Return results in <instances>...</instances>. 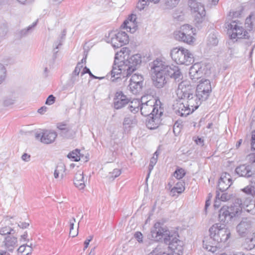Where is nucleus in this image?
<instances>
[{
  "instance_id": "f257e3e1",
  "label": "nucleus",
  "mask_w": 255,
  "mask_h": 255,
  "mask_svg": "<svg viewBox=\"0 0 255 255\" xmlns=\"http://www.w3.org/2000/svg\"><path fill=\"white\" fill-rule=\"evenodd\" d=\"M176 95L180 100L173 105V109L176 115L181 117H186L193 113L204 101L188 81L178 84Z\"/></svg>"
},
{
  "instance_id": "f03ea898",
  "label": "nucleus",
  "mask_w": 255,
  "mask_h": 255,
  "mask_svg": "<svg viewBox=\"0 0 255 255\" xmlns=\"http://www.w3.org/2000/svg\"><path fill=\"white\" fill-rule=\"evenodd\" d=\"M153 72L152 80L154 85L161 88L166 84L168 77L173 78L176 82L182 79L183 76L180 69L176 65H168L160 59L154 60L151 66Z\"/></svg>"
},
{
  "instance_id": "7ed1b4c3",
  "label": "nucleus",
  "mask_w": 255,
  "mask_h": 255,
  "mask_svg": "<svg viewBox=\"0 0 255 255\" xmlns=\"http://www.w3.org/2000/svg\"><path fill=\"white\" fill-rule=\"evenodd\" d=\"M210 237L203 241V248L212 253L220 248V245L224 243L230 238V230L225 225L215 224L209 229Z\"/></svg>"
},
{
  "instance_id": "20e7f679",
  "label": "nucleus",
  "mask_w": 255,
  "mask_h": 255,
  "mask_svg": "<svg viewBox=\"0 0 255 255\" xmlns=\"http://www.w3.org/2000/svg\"><path fill=\"white\" fill-rule=\"evenodd\" d=\"M151 236L153 240L155 241H162L169 245V248L174 251H181L182 250V243L178 240L176 235L173 237L170 232L160 223H156L151 230Z\"/></svg>"
},
{
  "instance_id": "39448f33",
  "label": "nucleus",
  "mask_w": 255,
  "mask_h": 255,
  "mask_svg": "<svg viewBox=\"0 0 255 255\" xmlns=\"http://www.w3.org/2000/svg\"><path fill=\"white\" fill-rule=\"evenodd\" d=\"M111 81L113 82L121 80L122 77H128V48L123 47L115 57L114 64L111 71Z\"/></svg>"
},
{
  "instance_id": "423d86ee",
  "label": "nucleus",
  "mask_w": 255,
  "mask_h": 255,
  "mask_svg": "<svg viewBox=\"0 0 255 255\" xmlns=\"http://www.w3.org/2000/svg\"><path fill=\"white\" fill-rule=\"evenodd\" d=\"M170 56L178 64L189 65L194 61L193 54L189 50L183 47L173 48L170 51Z\"/></svg>"
},
{
  "instance_id": "0eeeda50",
  "label": "nucleus",
  "mask_w": 255,
  "mask_h": 255,
  "mask_svg": "<svg viewBox=\"0 0 255 255\" xmlns=\"http://www.w3.org/2000/svg\"><path fill=\"white\" fill-rule=\"evenodd\" d=\"M193 28L188 24L182 25L178 30L174 32V37L178 41L190 44L195 40Z\"/></svg>"
},
{
  "instance_id": "6e6552de",
  "label": "nucleus",
  "mask_w": 255,
  "mask_h": 255,
  "mask_svg": "<svg viewBox=\"0 0 255 255\" xmlns=\"http://www.w3.org/2000/svg\"><path fill=\"white\" fill-rule=\"evenodd\" d=\"M241 210L240 206H224L219 211V219L221 222L228 223L233 218L238 216Z\"/></svg>"
},
{
  "instance_id": "1a4fd4ad",
  "label": "nucleus",
  "mask_w": 255,
  "mask_h": 255,
  "mask_svg": "<svg viewBox=\"0 0 255 255\" xmlns=\"http://www.w3.org/2000/svg\"><path fill=\"white\" fill-rule=\"evenodd\" d=\"M228 33L231 39L246 38L248 32L244 29L242 23L239 21L232 20L228 25Z\"/></svg>"
},
{
  "instance_id": "9d476101",
  "label": "nucleus",
  "mask_w": 255,
  "mask_h": 255,
  "mask_svg": "<svg viewBox=\"0 0 255 255\" xmlns=\"http://www.w3.org/2000/svg\"><path fill=\"white\" fill-rule=\"evenodd\" d=\"M109 37L113 46L115 48L122 47L128 41V34L126 31H121L117 33L114 31L109 33Z\"/></svg>"
},
{
  "instance_id": "9b49d317",
  "label": "nucleus",
  "mask_w": 255,
  "mask_h": 255,
  "mask_svg": "<svg viewBox=\"0 0 255 255\" xmlns=\"http://www.w3.org/2000/svg\"><path fill=\"white\" fill-rule=\"evenodd\" d=\"M141 104L140 108L141 114L143 116H153V114L156 113V110L158 108V105H155L156 102L155 100L151 99L143 102V99H141Z\"/></svg>"
},
{
  "instance_id": "f8f14e48",
  "label": "nucleus",
  "mask_w": 255,
  "mask_h": 255,
  "mask_svg": "<svg viewBox=\"0 0 255 255\" xmlns=\"http://www.w3.org/2000/svg\"><path fill=\"white\" fill-rule=\"evenodd\" d=\"M199 83L197 86L196 91L198 93L199 96H201L203 100H206L211 92L210 81L207 79H202L199 81Z\"/></svg>"
},
{
  "instance_id": "ddd939ff",
  "label": "nucleus",
  "mask_w": 255,
  "mask_h": 255,
  "mask_svg": "<svg viewBox=\"0 0 255 255\" xmlns=\"http://www.w3.org/2000/svg\"><path fill=\"white\" fill-rule=\"evenodd\" d=\"M156 112L157 113L153 114V116H149V118L146 121V127L150 129L156 128L160 125L161 121V117L163 113V108L159 107V109L156 110Z\"/></svg>"
},
{
  "instance_id": "4468645a",
  "label": "nucleus",
  "mask_w": 255,
  "mask_h": 255,
  "mask_svg": "<svg viewBox=\"0 0 255 255\" xmlns=\"http://www.w3.org/2000/svg\"><path fill=\"white\" fill-rule=\"evenodd\" d=\"M57 135L55 131L44 130L41 133H36L35 138L43 143L50 144L54 141Z\"/></svg>"
},
{
  "instance_id": "2eb2a0df",
  "label": "nucleus",
  "mask_w": 255,
  "mask_h": 255,
  "mask_svg": "<svg viewBox=\"0 0 255 255\" xmlns=\"http://www.w3.org/2000/svg\"><path fill=\"white\" fill-rule=\"evenodd\" d=\"M203 75V68L200 63H195L192 65L189 70V75L193 82L200 79Z\"/></svg>"
},
{
  "instance_id": "dca6fc26",
  "label": "nucleus",
  "mask_w": 255,
  "mask_h": 255,
  "mask_svg": "<svg viewBox=\"0 0 255 255\" xmlns=\"http://www.w3.org/2000/svg\"><path fill=\"white\" fill-rule=\"evenodd\" d=\"M232 184L231 175L226 172L222 174L218 182V189L222 192H225Z\"/></svg>"
},
{
  "instance_id": "f3484780",
  "label": "nucleus",
  "mask_w": 255,
  "mask_h": 255,
  "mask_svg": "<svg viewBox=\"0 0 255 255\" xmlns=\"http://www.w3.org/2000/svg\"><path fill=\"white\" fill-rule=\"evenodd\" d=\"M235 172L240 176L246 178L251 177L255 174L252 166L247 164H242L237 166L236 168Z\"/></svg>"
},
{
  "instance_id": "a211bd4d",
  "label": "nucleus",
  "mask_w": 255,
  "mask_h": 255,
  "mask_svg": "<svg viewBox=\"0 0 255 255\" xmlns=\"http://www.w3.org/2000/svg\"><path fill=\"white\" fill-rule=\"evenodd\" d=\"M141 63V56L139 54H136L128 58V76L137 70Z\"/></svg>"
},
{
  "instance_id": "6ab92c4d",
  "label": "nucleus",
  "mask_w": 255,
  "mask_h": 255,
  "mask_svg": "<svg viewBox=\"0 0 255 255\" xmlns=\"http://www.w3.org/2000/svg\"><path fill=\"white\" fill-rule=\"evenodd\" d=\"M252 226V221L248 218L243 219L237 226V230L239 234L242 237L245 236L248 231Z\"/></svg>"
},
{
  "instance_id": "aec40b11",
  "label": "nucleus",
  "mask_w": 255,
  "mask_h": 255,
  "mask_svg": "<svg viewBox=\"0 0 255 255\" xmlns=\"http://www.w3.org/2000/svg\"><path fill=\"white\" fill-rule=\"evenodd\" d=\"M114 101V107L116 109H121L128 104L127 96L121 91L116 93Z\"/></svg>"
},
{
  "instance_id": "412c9836",
  "label": "nucleus",
  "mask_w": 255,
  "mask_h": 255,
  "mask_svg": "<svg viewBox=\"0 0 255 255\" xmlns=\"http://www.w3.org/2000/svg\"><path fill=\"white\" fill-rule=\"evenodd\" d=\"M3 243L5 248L10 252H12L14 248L17 246V239L11 235L6 236Z\"/></svg>"
},
{
  "instance_id": "4be33fe9",
  "label": "nucleus",
  "mask_w": 255,
  "mask_h": 255,
  "mask_svg": "<svg viewBox=\"0 0 255 255\" xmlns=\"http://www.w3.org/2000/svg\"><path fill=\"white\" fill-rule=\"evenodd\" d=\"M74 184L80 190L83 189L85 188V180L82 171L78 170L75 174L74 178Z\"/></svg>"
},
{
  "instance_id": "5701e85b",
  "label": "nucleus",
  "mask_w": 255,
  "mask_h": 255,
  "mask_svg": "<svg viewBox=\"0 0 255 255\" xmlns=\"http://www.w3.org/2000/svg\"><path fill=\"white\" fill-rule=\"evenodd\" d=\"M136 15L134 14H131L128 16V29L130 33H134L137 29V24L136 21Z\"/></svg>"
},
{
  "instance_id": "b1692460",
  "label": "nucleus",
  "mask_w": 255,
  "mask_h": 255,
  "mask_svg": "<svg viewBox=\"0 0 255 255\" xmlns=\"http://www.w3.org/2000/svg\"><path fill=\"white\" fill-rule=\"evenodd\" d=\"M141 106L140 101L138 99H133L132 101L128 99V109L131 112L136 113L139 111V106Z\"/></svg>"
},
{
  "instance_id": "393cba45",
  "label": "nucleus",
  "mask_w": 255,
  "mask_h": 255,
  "mask_svg": "<svg viewBox=\"0 0 255 255\" xmlns=\"http://www.w3.org/2000/svg\"><path fill=\"white\" fill-rule=\"evenodd\" d=\"M199 11L196 12L194 16V20L196 23H201L203 22L206 14L204 7H200Z\"/></svg>"
},
{
  "instance_id": "a878e982",
  "label": "nucleus",
  "mask_w": 255,
  "mask_h": 255,
  "mask_svg": "<svg viewBox=\"0 0 255 255\" xmlns=\"http://www.w3.org/2000/svg\"><path fill=\"white\" fill-rule=\"evenodd\" d=\"M142 83L135 82H130L128 84V87L131 93L134 95L138 93L141 89Z\"/></svg>"
},
{
  "instance_id": "bb28decb",
  "label": "nucleus",
  "mask_w": 255,
  "mask_h": 255,
  "mask_svg": "<svg viewBox=\"0 0 255 255\" xmlns=\"http://www.w3.org/2000/svg\"><path fill=\"white\" fill-rule=\"evenodd\" d=\"M66 170L65 166L63 163L59 164L55 169L54 172V176L55 178H58L60 175V177L61 178H63L64 176V173L65 172Z\"/></svg>"
},
{
  "instance_id": "cd10ccee",
  "label": "nucleus",
  "mask_w": 255,
  "mask_h": 255,
  "mask_svg": "<svg viewBox=\"0 0 255 255\" xmlns=\"http://www.w3.org/2000/svg\"><path fill=\"white\" fill-rule=\"evenodd\" d=\"M188 3L191 10L194 13L199 11L200 7H204L201 3L197 2L195 0H189Z\"/></svg>"
},
{
  "instance_id": "c85d7f7f",
  "label": "nucleus",
  "mask_w": 255,
  "mask_h": 255,
  "mask_svg": "<svg viewBox=\"0 0 255 255\" xmlns=\"http://www.w3.org/2000/svg\"><path fill=\"white\" fill-rule=\"evenodd\" d=\"M80 151L76 149L73 151L70 152L67 155V157L74 161H78L80 160Z\"/></svg>"
},
{
  "instance_id": "c756f323",
  "label": "nucleus",
  "mask_w": 255,
  "mask_h": 255,
  "mask_svg": "<svg viewBox=\"0 0 255 255\" xmlns=\"http://www.w3.org/2000/svg\"><path fill=\"white\" fill-rule=\"evenodd\" d=\"M76 222V220L74 218H73L71 220L69 221L70 224V232L69 235L72 237H76L78 234V229L79 228V225L78 226L77 229L74 230V226L75 225V223ZM79 224V222L78 223V225Z\"/></svg>"
},
{
  "instance_id": "7c9ffc66",
  "label": "nucleus",
  "mask_w": 255,
  "mask_h": 255,
  "mask_svg": "<svg viewBox=\"0 0 255 255\" xmlns=\"http://www.w3.org/2000/svg\"><path fill=\"white\" fill-rule=\"evenodd\" d=\"M31 246V244L30 245H23L20 246L17 249V252L18 253L23 254L24 255H27L32 251Z\"/></svg>"
},
{
  "instance_id": "2f4dec72",
  "label": "nucleus",
  "mask_w": 255,
  "mask_h": 255,
  "mask_svg": "<svg viewBox=\"0 0 255 255\" xmlns=\"http://www.w3.org/2000/svg\"><path fill=\"white\" fill-rule=\"evenodd\" d=\"M160 0H139L136 5V7L140 10H142L147 2H151L154 3H158Z\"/></svg>"
},
{
  "instance_id": "473e14b6",
  "label": "nucleus",
  "mask_w": 255,
  "mask_h": 255,
  "mask_svg": "<svg viewBox=\"0 0 255 255\" xmlns=\"http://www.w3.org/2000/svg\"><path fill=\"white\" fill-rule=\"evenodd\" d=\"M216 198H218L222 201L226 202L229 201L232 197V195L228 194L226 192H223V193L220 195V193L216 191Z\"/></svg>"
},
{
  "instance_id": "72a5a7b5",
  "label": "nucleus",
  "mask_w": 255,
  "mask_h": 255,
  "mask_svg": "<svg viewBox=\"0 0 255 255\" xmlns=\"http://www.w3.org/2000/svg\"><path fill=\"white\" fill-rule=\"evenodd\" d=\"M158 151H156L154 152L153 156L151 157L150 161L149 167H148V170H149L148 174H149L150 172L152 170L154 166L156 163L157 161V158H158ZM148 176H149V175H148Z\"/></svg>"
},
{
  "instance_id": "f704fd0d",
  "label": "nucleus",
  "mask_w": 255,
  "mask_h": 255,
  "mask_svg": "<svg viewBox=\"0 0 255 255\" xmlns=\"http://www.w3.org/2000/svg\"><path fill=\"white\" fill-rule=\"evenodd\" d=\"M13 229L8 226H5L0 228V235H11L13 234Z\"/></svg>"
},
{
  "instance_id": "c9c22d12",
  "label": "nucleus",
  "mask_w": 255,
  "mask_h": 255,
  "mask_svg": "<svg viewBox=\"0 0 255 255\" xmlns=\"http://www.w3.org/2000/svg\"><path fill=\"white\" fill-rule=\"evenodd\" d=\"M218 43V40L214 34L210 35L207 40V44L209 46H216Z\"/></svg>"
},
{
  "instance_id": "e433bc0d",
  "label": "nucleus",
  "mask_w": 255,
  "mask_h": 255,
  "mask_svg": "<svg viewBox=\"0 0 255 255\" xmlns=\"http://www.w3.org/2000/svg\"><path fill=\"white\" fill-rule=\"evenodd\" d=\"M143 80V78L141 75L134 74L131 75L129 80V82L135 83H136V82H138V83H142Z\"/></svg>"
},
{
  "instance_id": "4c0bfd02",
  "label": "nucleus",
  "mask_w": 255,
  "mask_h": 255,
  "mask_svg": "<svg viewBox=\"0 0 255 255\" xmlns=\"http://www.w3.org/2000/svg\"><path fill=\"white\" fill-rule=\"evenodd\" d=\"M6 69L5 67L0 63V84L4 80L6 77Z\"/></svg>"
},
{
  "instance_id": "58836bf2",
  "label": "nucleus",
  "mask_w": 255,
  "mask_h": 255,
  "mask_svg": "<svg viewBox=\"0 0 255 255\" xmlns=\"http://www.w3.org/2000/svg\"><path fill=\"white\" fill-rule=\"evenodd\" d=\"M180 0H166L165 5L167 8H172L175 7Z\"/></svg>"
},
{
  "instance_id": "ea45409f",
  "label": "nucleus",
  "mask_w": 255,
  "mask_h": 255,
  "mask_svg": "<svg viewBox=\"0 0 255 255\" xmlns=\"http://www.w3.org/2000/svg\"><path fill=\"white\" fill-rule=\"evenodd\" d=\"M79 76L74 75L73 74L71 75L70 79L68 81V85L69 86L73 87V86L79 81Z\"/></svg>"
},
{
  "instance_id": "a19ab883",
  "label": "nucleus",
  "mask_w": 255,
  "mask_h": 255,
  "mask_svg": "<svg viewBox=\"0 0 255 255\" xmlns=\"http://www.w3.org/2000/svg\"><path fill=\"white\" fill-rule=\"evenodd\" d=\"M37 21L38 20L36 21L33 22L31 26H29L27 28L21 30L20 32L21 36H25L28 33V32L32 29V28L35 27L36 25Z\"/></svg>"
},
{
  "instance_id": "79ce46f5",
  "label": "nucleus",
  "mask_w": 255,
  "mask_h": 255,
  "mask_svg": "<svg viewBox=\"0 0 255 255\" xmlns=\"http://www.w3.org/2000/svg\"><path fill=\"white\" fill-rule=\"evenodd\" d=\"M121 174V171L118 169H115L112 172L109 173L108 177L109 179L114 180Z\"/></svg>"
},
{
  "instance_id": "37998d69",
  "label": "nucleus",
  "mask_w": 255,
  "mask_h": 255,
  "mask_svg": "<svg viewBox=\"0 0 255 255\" xmlns=\"http://www.w3.org/2000/svg\"><path fill=\"white\" fill-rule=\"evenodd\" d=\"M185 174L184 170L182 168L176 170L174 173V176L177 179L182 178Z\"/></svg>"
},
{
  "instance_id": "c03bdc74",
  "label": "nucleus",
  "mask_w": 255,
  "mask_h": 255,
  "mask_svg": "<svg viewBox=\"0 0 255 255\" xmlns=\"http://www.w3.org/2000/svg\"><path fill=\"white\" fill-rule=\"evenodd\" d=\"M83 65L81 63L78 62L74 69V70L73 71L72 74H73L74 75H76L79 76V75L80 73V71L81 70V69L83 68Z\"/></svg>"
},
{
  "instance_id": "a18cd8bd",
  "label": "nucleus",
  "mask_w": 255,
  "mask_h": 255,
  "mask_svg": "<svg viewBox=\"0 0 255 255\" xmlns=\"http://www.w3.org/2000/svg\"><path fill=\"white\" fill-rule=\"evenodd\" d=\"M57 128L64 133L67 132L69 130V129L67 127V125L64 124H58L57 125Z\"/></svg>"
},
{
  "instance_id": "49530a36",
  "label": "nucleus",
  "mask_w": 255,
  "mask_h": 255,
  "mask_svg": "<svg viewBox=\"0 0 255 255\" xmlns=\"http://www.w3.org/2000/svg\"><path fill=\"white\" fill-rule=\"evenodd\" d=\"M55 102V97L53 95H49L46 99L45 104L47 105H51Z\"/></svg>"
},
{
  "instance_id": "de8ad7c7",
  "label": "nucleus",
  "mask_w": 255,
  "mask_h": 255,
  "mask_svg": "<svg viewBox=\"0 0 255 255\" xmlns=\"http://www.w3.org/2000/svg\"><path fill=\"white\" fill-rule=\"evenodd\" d=\"M174 187H177V189L179 190V192H183L185 190L184 182L182 181H178L176 183Z\"/></svg>"
},
{
  "instance_id": "09e8293b",
  "label": "nucleus",
  "mask_w": 255,
  "mask_h": 255,
  "mask_svg": "<svg viewBox=\"0 0 255 255\" xmlns=\"http://www.w3.org/2000/svg\"><path fill=\"white\" fill-rule=\"evenodd\" d=\"M179 190L177 189V187H175L174 186L173 187H172L170 189V195L172 197H174V196L177 195L176 194V193L179 194H181L183 192H179Z\"/></svg>"
},
{
  "instance_id": "8fccbe9b",
  "label": "nucleus",
  "mask_w": 255,
  "mask_h": 255,
  "mask_svg": "<svg viewBox=\"0 0 255 255\" xmlns=\"http://www.w3.org/2000/svg\"><path fill=\"white\" fill-rule=\"evenodd\" d=\"M242 191L248 194L253 195L254 192V189L252 188V186L249 185L242 189Z\"/></svg>"
},
{
  "instance_id": "3c124183",
  "label": "nucleus",
  "mask_w": 255,
  "mask_h": 255,
  "mask_svg": "<svg viewBox=\"0 0 255 255\" xmlns=\"http://www.w3.org/2000/svg\"><path fill=\"white\" fill-rule=\"evenodd\" d=\"M153 255H169L168 254L165 253L164 252L160 251V248L157 247L153 251Z\"/></svg>"
},
{
  "instance_id": "603ef678",
  "label": "nucleus",
  "mask_w": 255,
  "mask_h": 255,
  "mask_svg": "<svg viewBox=\"0 0 255 255\" xmlns=\"http://www.w3.org/2000/svg\"><path fill=\"white\" fill-rule=\"evenodd\" d=\"M14 100L12 98H5L3 100V105L5 106H9L12 105L14 103Z\"/></svg>"
},
{
  "instance_id": "864d4df0",
  "label": "nucleus",
  "mask_w": 255,
  "mask_h": 255,
  "mask_svg": "<svg viewBox=\"0 0 255 255\" xmlns=\"http://www.w3.org/2000/svg\"><path fill=\"white\" fill-rule=\"evenodd\" d=\"M134 237L139 243L142 242V235L140 232H136L134 234Z\"/></svg>"
},
{
  "instance_id": "5fc2aeb1",
  "label": "nucleus",
  "mask_w": 255,
  "mask_h": 255,
  "mask_svg": "<svg viewBox=\"0 0 255 255\" xmlns=\"http://www.w3.org/2000/svg\"><path fill=\"white\" fill-rule=\"evenodd\" d=\"M21 159L25 162H28L30 160V155L27 153H24L21 156Z\"/></svg>"
},
{
  "instance_id": "6e6d98bb",
  "label": "nucleus",
  "mask_w": 255,
  "mask_h": 255,
  "mask_svg": "<svg viewBox=\"0 0 255 255\" xmlns=\"http://www.w3.org/2000/svg\"><path fill=\"white\" fill-rule=\"evenodd\" d=\"M251 144L252 148L255 150V130L252 132Z\"/></svg>"
},
{
  "instance_id": "4d7b16f0",
  "label": "nucleus",
  "mask_w": 255,
  "mask_h": 255,
  "mask_svg": "<svg viewBox=\"0 0 255 255\" xmlns=\"http://www.w3.org/2000/svg\"><path fill=\"white\" fill-rule=\"evenodd\" d=\"M195 141L198 145L203 146L204 140L202 138L198 137Z\"/></svg>"
},
{
  "instance_id": "13d9d810",
  "label": "nucleus",
  "mask_w": 255,
  "mask_h": 255,
  "mask_svg": "<svg viewBox=\"0 0 255 255\" xmlns=\"http://www.w3.org/2000/svg\"><path fill=\"white\" fill-rule=\"evenodd\" d=\"M221 201H222L221 200L216 198L214 205L215 208H218L220 206Z\"/></svg>"
},
{
  "instance_id": "bf43d9fd",
  "label": "nucleus",
  "mask_w": 255,
  "mask_h": 255,
  "mask_svg": "<svg viewBox=\"0 0 255 255\" xmlns=\"http://www.w3.org/2000/svg\"><path fill=\"white\" fill-rule=\"evenodd\" d=\"M47 109L46 107L43 106L38 109V113L40 114H43L46 112Z\"/></svg>"
},
{
  "instance_id": "052dcab7",
  "label": "nucleus",
  "mask_w": 255,
  "mask_h": 255,
  "mask_svg": "<svg viewBox=\"0 0 255 255\" xmlns=\"http://www.w3.org/2000/svg\"><path fill=\"white\" fill-rule=\"evenodd\" d=\"M29 225V223L26 222H22L20 224H18V226L22 229H25L27 228Z\"/></svg>"
},
{
  "instance_id": "680f3d73",
  "label": "nucleus",
  "mask_w": 255,
  "mask_h": 255,
  "mask_svg": "<svg viewBox=\"0 0 255 255\" xmlns=\"http://www.w3.org/2000/svg\"><path fill=\"white\" fill-rule=\"evenodd\" d=\"M90 72H91V71L90 70V69L88 68H87V67H85L83 68L82 72L81 73V75L83 76L85 73L89 74L90 73Z\"/></svg>"
},
{
  "instance_id": "e2e57ef3",
  "label": "nucleus",
  "mask_w": 255,
  "mask_h": 255,
  "mask_svg": "<svg viewBox=\"0 0 255 255\" xmlns=\"http://www.w3.org/2000/svg\"><path fill=\"white\" fill-rule=\"evenodd\" d=\"M250 242L252 244V246L254 247L255 246V233L254 234L252 238L250 239Z\"/></svg>"
},
{
  "instance_id": "0e129e2a",
  "label": "nucleus",
  "mask_w": 255,
  "mask_h": 255,
  "mask_svg": "<svg viewBox=\"0 0 255 255\" xmlns=\"http://www.w3.org/2000/svg\"><path fill=\"white\" fill-rule=\"evenodd\" d=\"M121 28L122 29H125L128 28V19L124 20L123 24L121 25Z\"/></svg>"
},
{
  "instance_id": "69168bd1",
  "label": "nucleus",
  "mask_w": 255,
  "mask_h": 255,
  "mask_svg": "<svg viewBox=\"0 0 255 255\" xmlns=\"http://www.w3.org/2000/svg\"><path fill=\"white\" fill-rule=\"evenodd\" d=\"M249 156L250 161L253 163L255 162V154H250Z\"/></svg>"
},
{
  "instance_id": "338daca9",
  "label": "nucleus",
  "mask_w": 255,
  "mask_h": 255,
  "mask_svg": "<svg viewBox=\"0 0 255 255\" xmlns=\"http://www.w3.org/2000/svg\"><path fill=\"white\" fill-rule=\"evenodd\" d=\"M218 1L219 0H208L209 4L211 5H216Z\"/></svg>"
},
{
  "instance_id": "774afa93",
  "label": "nucleus",
  "mask_w": 255,
  "mask_h": 255,
  "mask_svg": "<svg viewBox=\"0 0 255 255\" xmlns=\"http://www.w3.org/2000/svg\"><path fill=\"white\" fill-rule=\"evenodd\" d=\"M130 116V118L132 119L131 120H130L131 122V124H135L137 122V120L135 118V116H134L133 118L131 116ZM128 119H129V117H128Z\"/></svg>"
}]
</instances>
